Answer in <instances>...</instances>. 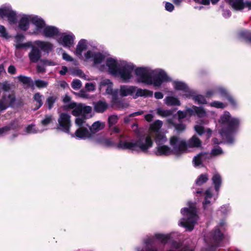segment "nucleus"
Instances as JSON below:
<instances>
[{"label": "nucleus", "mask_w": 251, "mask_h": 251, "mask_svg": "<svg viewBox=\"0 0 251 251\" xmlns=\"http://www.w3.org/2000/svg\"><path fill=\"white\" fill-rule=\"evenodd\" d=\"M134 72L137 76V82L146 85H153L159 87L163 82L170 80L167 73L163 70L150 71L145 67H138Z\"/></svg>", "instance_id": "1"}, {"label": "nucleus", "mask_w": 251, "mask_h": 251, "mask_svg": "<svg viewBox=\"0 0 251 251\" xmlns=\"http://www.w3.org/2000/svg\"><path fill=\"white\" fill-rule=\"evenodd\" d=\"M218 122L221 127L219 130L220 135L226 140V143L233 144L234 134L239 128L240 119L232 117L230 113L226 111L221 115Z\"/></svg>", "instance_id": "2"}, {"label": "nucleus", "mask_w": 251, "mask_h": 251, "mask_svg": "<svg viewBox=\"0 0 251 251\" xmlns=\"http://www.w3.org/2000/svg\"><path fill=\"white\" fill-rule=\"evenodd\" d=\"M103 144L106 147H116L119 149L123 150H129L137 152L140 151L146 153L148 151V150L152 147L153 141L150 136H147L145 140L144 138L140 137L134 142L120 140L117 145L110 139H106Z\"/></svg>", "instance_id": "3"}, {"label": "nucleus", "mask_w": 251, "mask_h": 251, "mask_svg": "<svg viewBox=\"0 0 251 251\" xmlns=\"http://www.w3.org/2000/svg\"><path fill=\"white\" fill-rule=\"evenodd\" d=\"M179 139V138L176 136H173L170 138V144L173 147V149L166 145L157 146L155 152V155L157 156H169L174 154L179 156L181 155V152L178 148V146H176L178 143Z\"/></svg>", "instance_id": "4"}, {"label": "nucleus", "mask_w": 251, "mask_h": 251, "mask_svg": "<svg viewBox=\"0 0 251 251\" xmlns=\"http://www.w3.org/2000/svg\"><path fill=\"white\" fill-rule=\"evenodd\" d=\"M73 109L72 114L75 117H79L85 122L87 119V114L91 113L92 108L90 106H85L82 103L77 104L75 102H71L64 106V109Z\"/></svg>", "instance_id": "5"}, {"label": "nucleus", "mask_w": 251, "mask_h": 251, "mask_svg": "<svg viewBox=\"0 0 251 251\" xmlns=\"http://www.w3.org/2000/svg\"><path fill=\"white\" fill-rule=\"evenodd\" d=\"M155 239L165 245L170 240L171 235L161 233L155 234L154 237L148 238L145 240V246L141 251H157V247L155 245Z\"/></svg>", "instance_id": "6"}, {"label": "nucleus", "mask_w": 251, "mask_h": 251, "mask_svg": "<svg viewBox=\"0 0 251 251\" xmlns=\"http://www.w3.org/2000/svg\"><path fill=\"white\" fill-rule=\"evenodd\" d=\"M16 98L14 91L3 92L0 99V111L6 110L8 107L14 106Z\"/></svg>", "instance_id": "7"}, {"label": "nucleus", "mask_w": 251, "mask_h": 251, "mask_svg": "<svg viewBox=\"0 0 251 251\" xmlns=\"http://www.w3.org/2000/svg\"><path fill=\"white\" fill-rule=\"evenodd\" d=\"M178 148L180 151L181 154L186 152L188 148H199L201 146V141L196 135H193L187 142L182 140L178 141Z\"/></svg>", "instance_id": "8"}, {"label": "nucleus", "mask_w": 251, "mask_h": 251, "mask_svg": "<svg viewBox=\"0 0 251 251\" xmlns=\"http://www.w3.org/2000/svg\"><path fill=\"white\" fill-rule=\"evenodd\" d=\"M57 128L65 133H69L71 126V116L66 113H61L58 119Z\"/></svg>", "instance_id": "9"}, {"label": "nucleus", "mask_w": 251, "mask_h": 251, "mask_svg": "<svg viewBox=\"0 0 251 251\" xmlns=\"http://www.w3.org/2000/svg\"><path fill=\"white\" fill-rule=\"evenodd\" d=\"M134 66L133 64H126L119 69L118 75L124 82H127L132 77V72Z\"/></svg>", "instance_id": "10"}, {"label": "nucleus", "mask_w": 251, "mask_h": 251, "mask_svg": "<svg viewBox=\"0 0 251 251\" xmlns=\"http://www.w3.org/2000/svg\"><path fill=\"white\" fill-rule=\"evenodd\" d=\"M224 238V234L218 227L213 229L209 234V244H216L219 245Z\"/></svg>", "instance_id": "11"}, {"label": "nucleus", "mask_w": 251, "mask_h": 251, "mask_svg": "<svg viewBox=\"0 0 251 251\" xmlns=\"http://www.w3.org/2000/svg\"><path fill=\"white\" fill-rule=\"evenodd\" d=\"M188 205V208L185 207L181 209V213L183 215L187 216V218L193 219L197 216L196 204L191 201H189Z\"/></svg>", "instance_id": "12"}, {"label": "nucleus", "mask_w": 251, "mask_h": 251, "mask_svg": "<svg viewBox=\"0 0 251 251\" xmlns=\"http://www.w3.org/2000/svg\"><path fill=\"white\" fill-rule=\"evenodd\" d=\"M31 50L28 53V56L30 62L37 63L41 59V52L39 48L31 45Z\"/></svg>", "instance_id": "13"}, {"label": "nucleus", "mask_w": 251, "mask_h": 251, "mask_svg": "<svg viewBox=\"0 0 251 251\" xmlns=\"http://www.w3.org/2000/svg\"><path fill=\"white\" fill-rule=\"evenodd\" d=\"M42 35L46 38H53L59 35V31L55 26L47 25L43 29Z\"/></svg>", "instance_id": "14"}, {"label": "nucleus", "mask_w": 251, "mask_h": 251, "mask_svg": "<svg viewBox=\"0 0 251 251\" xmlns=\"http://www.w3.org/2000/svg\"><path fill=\"white\" fill-rule=\"evenodd\" d=\"M72 137L76 138L85 139L86 138H91V133L85 127H81L78 128L75 132L74 134L72 135Z\"/></svg>", "instance_id": "15"}, {"label": "nucleus", "mask_w": 251, "mask_h": 251, "mask_svg": "<svg viewBox=\"0 0 251 251\" xmlns=\"http://www.w3.org/2000/svg\"><path fill=\"white\" fill-rule=\"evenodd\" d=\"M106 64L108 68V72L110 74L118 75L120 68L118 67L117 62L116 60L112 58H109L106 60Z\"/></svg>", "instance_id": "16"}, {"label": "nucleus", "mask_w": 251, "mask_h": 251, "mask_svg": "<svg viewBox=\"0 0 251 251\" xmlns=\"http://www.w3.org/2000/svg\"><path fill=\"white\" fill-rule=\"evenodd\" d=\"M94 110L98 113H102L108 108V104L105 101L100 100L93 103Z\"/></svg>", "instance_id": "17"}, {"label": "nucleus", "mask_w": 251, "mask_h": 251, "mask_svg": "<svg viewBox=\"0 0 251 251\" xmlns=\"http://www.w3.org/2000/svg\"><path fill=\"white\" fill-rule=\"evenodd\" d=\"M35 44L41 50L47 53L51 51L53 49V45L49 42L38 40L35 42Z\"/></svg>", "instance_id": "18"}, {"label": "nucleus", "mask_w": 251, "mask_h": 251, "mask_svg": "<svg viewBox=\"0 0 251 251\" xmlns=\"http://www.w3.org/2000/svg\"><path fill=\"white\" fill-rule=\"evenodd\" d=\"M15 38L16 42L17 43L16 45V48L17 49H20L24 48H29L31 46V42H27L24 44L20 43V42H22L25 39V36L22 33L17 34Z\"/></svg>", "instance_id": "19"}, {"label": "nucleus", "mask_w": 251, "mask_h": 251, "mask_svg": "<svg viewBox=\"0 0 251 251\" xmlns=\"http://www.w3.org/2000/svg\"><path fill=\"white\" fill-rule=\"evenodd\" d=\"M104 127V123L100 122L99 121L94 122L91 126H89V132L91 133L92 138L94 134L103 129Z\"/></svg>", "instance_id": "20"}, {"label": "nucleus", "mask_w": 251, "mask_h": 251, "mask_svg": "<svg viewBox=\"0 0 251 251\" xmlns=\"http://www.w3.org/2000/svg\"><path fill=\"white\" fill-rule=\"evenodd\" d=\"M232 8L236 11L244 9V0H226Z\"/></svg>", "instance_id": "21"}, {"label": "nucleus", "mask_w": 251, "mask_h": 251, "mask_svg": "<svg viewBox=\"0 0 251 251\" xmlns=\"http://www.w3.org/2000/svg\"><path fill=\"white\" fill-rule=\"evenodd\" d=\"M30 22L36 26V29L37 31L41 29L44 28L46 26L45 21L41 18H38L37 16L32 17L30 19Z\"/></svg>", "instance_id": "22"}, {"label": "nucleus", "mask_w": 251, "mask_h": 251, "mask_svg": "<svg viewBox=\"0 0 251 251\" xmlns=\"http://www.w3.org/2000/svg\"><path fill=\"white\" fill-rule=\"evenodd\" d=\"M58 42L62 44L65 47H71L74 44V37L70 35H65L61 39H59Z\"/></svg>", "instance_id": "23"}, {"label": "nucleus", "mask_w": 251, "mask_h": 251, "mask_svg": "<svg viewBox=\"0 0 251 251\" xmlns=\"http://www.w3.org/2000/svg\"><path fill=\"white\" fill-rule=\"evenodd\" d=\"M111 101L113 105L119 108H124L127 107L128 105L127 103L119 99L117 94L113 95Z\"/></svg>", "instance_id": "24"}, {"label": "nucleus", "mask_w": 251, "mask_h": 251, "mask_svg": "<svg viewBox=\"0 0 251 251\" xmlns=\"http://www.w3.org/2000/svg\"><path fill=\"white\" fill-rule=\"evenodd\" d=\"M30 19L28 17L24 16L22 17L19 22V27L23 31H26L29 28Z\"/></svg>", "instance_id": "25"}, {"label": "nucleus", "mask_w": 251, "mask_h": 251, "mask_svg": "<svg viewBox=\"0 0 251 251\" xmlns=\"http://www.w3.org/2000/svg\"><path fill=\"white\" fill-rule=\"evenodd\" d=\"M165 104L168 106H179L181 103L178 98L173 96H167L164 99Z\"/></svg>", "instance_id": "26"}, {"label": "nucleus", "mask_w": 251, "mask_h": 251, "mask_svg": "<svg viewBox=\"0 0 251 251\" xmlns=\"http://www.w3.org/2000/svg\"><path fill=\"white\" fill-rule=\"evenodd\" d=\"M86 41L85 39L80 40L76 46L75 54L77 56H81L83 50L87 49Z\"/></svg>", "instance_id": "27"}, {"label": "nucleus", "mask_w": 251, "mask_h": 251, "mask_svg": "<svg viewBox=\"0 0 251 251\" xmlns=\"http://www.w3.org/2000/svg\"><path fill=\"white\" fill-rule=\"evenodd\" d=\"M168 123L173 126L175 129L177 131V132L181 133L183 132L186 129V125L182 122H179V123L177 124L174 122L172 119H170L168 120Z\"/></svg>", "instance_id": "28"}, {"label": "nucleus", "mask_w": 251, "mask_h": 251, "mask_svg": "<svg viewBox=\"0 0 251 251\" xmlns=\"http://www.w3.org/2000/svg\"><path fill=\"white\" fill-rule=\"evenodd\" d=\"M136 89V87L133 86H129L127 88L126 86H123L120 89V95L122 97L130 95L135 91Z\"/></svg>", "instance_id": "29"}, {"label": "nucleus", "mask_w": 251, "mask_h": 251, "mask_svg": "<svg viewBox=\"0 0 251 251\" xmlns=\"http://www.w3.org/2000/svg\"><path fill=\"white\" fill-rule=\"evenodd\" d=\"M17 79L24 85H27L28 87H31L33 86V81L30 77L21 75L17 76Z\"/></svg>", "instance_id": "30"}, {"label": "nucleus", "mask_w": 251, "mask_h": 251, "mask_svg": "<svg viewBox=\"0 0 251 251\" xmlns=\"http://www.w3.org/2000/svg\"><path fill=\"white\" fill-rule=\"evenodd\" d=\"M136 97H152L153 96V92L147 89H142L141 88L137 89L136 94Z\"/></svg>", "instance_id": "31"}, {"label": "nucleus", "mask_w": 251, "mask_h": 251, "mask_svg": "<svg viewBox=\"0 0 251 251\" xmlns=\"http://www.w3.org/2000/svg\"><path fill=\"white\" fill-rule=\"evenodd\" d=\"M212 180L214 185L215 190L217 192L219 191L222 184V178L220 175L218 173L214 175Z\"/></svg>", "instance_id": "32"}, {"label": "nucleus", "mask_w": 251, "mask_h": 251, "mask_svg": "<svg viewBox=\"0 0 251 251\" xmlns=\"http://www.w3.org/2000/svg\"><path fill=\"white\" fill-rule=\"evenodd\" d=\"M195 222L191 219L187 218L183 222H181L182 226L185 227L188 231H192L194 228Z\"/></svg>", "instance_id": "33"}, {"label": "nucleus", "mask_w": 251, "mask_h": 251, "mask_svg": "<svg viewBox=\"0 0 251 251\" xmlns=\"http://www.w3.org/2000/svg\"><path fill=\"white\" fill-rule=\"evenodd\" d=\"M105 59V56L100 52H95L93 55V61L95 65L101 63Z\"/></svg>", "instance_id": "34"}, {"label": "nucleus", "mask_w": 251, "mask_h": 251, "mask_svg": "<svg viewBox=\"0 0 251 251\" xmlns=\"http://www.w3.org/2000/svg\"><path fill=\"white\" fill-rule=\"evenodd\" d=\"M57 100V96L52 95L47 98L46 101V104L49 110L51 109L54 106V104Z\"/></svg>", "instance_id": "35"}, {"label": "nucleus", "mask_w": 251, "mask_h": 251, "mask_svg": "<svg viewBox=\"0 0 251 251\" xmlns=\"http://www.w3.org/2000/svg\"><path fill=\"white\" fill-rule=\"evenodd\" d=\"M208 180V174L206 173L200 175L196 180V184L198 186H201L205 183Z\"/></svg>", "instance_id": "36"}, {"label": "nucleus", "mask_w": 251, "mask_h": 251, "mask_svg": "<svg viewBox=\"0 0 251 251\" xmlns=\"http://www.w3.org/2000/svg\"><path fill=\"white\" fill-rule=\"evenodd\" d=\"M42 96L40 93H36L34 94L33 99L34 100L37 102V104L34 108V110H38L42 106L43 102L42 101Z\"/></svg>", "instance_id": "37"}, {"label": "nucleus", "mask_w": 251, "mask_h": 251, "mask_svg": "<svg viewBox=\"0 0 251 251\" xmlns=\"http://www.w3.org/2000/svg\"><path fill=\"white\" fill-rule=\"evenodd\" d=\"M174 88L176 90H180L183 92L187 88V85L182 81H175L174 82Z\"/></svg>", "instance_id": "38"}, {"label": "nucleus", "mask_w": 251, "mask_h": 251, "mask_svg": "<svg viewBox=\"0 0 251 251\" xmlns=\"http://www.w3.org/2000/svg\"><path fill=\"white\" fill-rule=\"evenodd\" d=\"M7 18L9 24H15L17 23V16L14 11L11 10L8 13Z\"/></svg>", "instance_id": "39"}, {"label": "nucleus", "mask_w": 251, "mask_h": 251, "mask_svg": "<svg viewBox=\"0 0 251 251\" xmlns=\"http://www.w3.org/2000/svg\"><path fill=\"white\" fill-rule=\"evenodd\" d=\"M162 126V122L160 120L155 121L151 125L150 128L154 132H158Z\"/></svg>", "instance_id": "40"}, {"label": "nucleus", "mask_w": 251, "mask_h": 251, "mask_svg": "<svg viewBox=\"0 0 251 251\" xmlns=\"http://www.w3.org/2000/svg\"><path fill=\"white\" fill-rule=\"evenodd\" d=\"M174 111L173 110H164L161 109H158L157 114L163 117H166L172 115Z\"/></svg>", "instance_id": "41"}, {"label": "nucleus", "mask_w": 251, "mask_h": 251, "mask_svg": "<svg viewBox=\"0 0 251 251\" xmlns=\"http://www.w3.org/2000/svg\"><path fill=\"white\" fill-rule=\"evenodd\" d=\"M217 93L219 94L222 97L227 99L230 95L228 91L225 88L219 87L217 88Z\"/></svg>", "instance_id": "42"}, {"label": "nucleus", "mask_w": 251, "mask_h": 251, "mask_svg": "<svg viewBox=\"0 0 251 251\" xmlns=\"http://www.w3.org/2000/svg\"><path fill=\"white\" fill-rule=\"evenodd\" d=\"M193 109L195 110V113L199 117H204L206 115L204 109L202 107L193 106Z\"/></svg>", "instance_id": "43"}, {"label": "nucleus", "mask_w": 251, "mask_h": 251, "mask_svg": "<svg viewBox=\"0 0 251 251\" xmlns=\"http://www.w3.org/2000/svg\"><path fill=\"white\" fill-rule=\"evenodd\" d=\"M118 121V117L117 115H113L109 116L108 118V124L109 128H111L113 125L117 124Z\"/></svg>", "instance_id": "44"}, {"label": "nucleus", "mask_w": 251, "mask_h": 251, "mask_svg": "<svg viewBox=\"0 0 251 251\" xmlns=\"http://www.w3.org/2000/svg\"><path fill=\"white\" fill-rule=\"evenodd\" d=\"M193 100L197 101L199 104H204L207 103V101L205 97L201 95H195L193 98Z\"/></svg>", "instance_id": "45"}, {"label": "nucleus", "mask_w": 251, "mask_h": 251, "mask_svg": "<svg viewBox=\"0 0 251 251\" xmlns=\"http://www.w3.org/2000/svg\"><path fill=\"white\" fill-rule=\"evenodd\" d=\"M72 75L75 76H78L81 78H86V75L84 74L83 72L78 68H74L72 70Z\"/></svg>", "instance_id": "46"}, {"label": "nucleus", "mask_w": 251, "mask_h": 251, "mask_svg": "<svg viewBox=\"0 0 251 251\" xmlns=\"http://www.w3.org/2000/svg\"><path fill=\"white\" fill-rule=\"evenodd\" d=\"M183 92L185 93V94L183 95V97L189 99L192 98L193 99V98L195 97L196 94L195 92L191 90L188 86L187 87V88L186 89V90Z\"/></svg>", "instance_id": "47"}, {"label": "nucleus", "mask_w": 251, "mask_h": 251, "mask_svg": "<svg viewBox=\"0 0 251 251\" xmlns=\"http://www.w3.org/2000/svg\"><path fill=\"white\" fill-rule=\"evenodd\" d=\"M241 36L246 41L251 43V31L245 30L240 33Z\"/></svg>", "instance_id": "48"}, {"label": "nucleus", "mask_w": 251, "mask_h": 251, "mask_svg": "<svg viewBox=\"0 0 251 251\" xmlns=\"http://www.w3.org/2000/svg\"><path fill=\"white\" fill-rule=\"evenodd\" d=\"M206 153H200L198 155L194 157L193 158V162L196 166H198L200 165L201 163V157L206 154Z\"/></svg>", "instance_id": "49"}, {"label": "nucleus", "mask_w": 251, "mask_h": 251, "mask_svg": "<svg viewBox=\"0 0 251 251\" xmlns=\"http://www.w3.org/2000/svg\"><path fill=\"white\" fill-rule=\"evenodd\" d=\"M35 84L37 88L41 89L47 87L48 83L41 79H37L35 80Z\"/></svg>", "instance_id": "50"}, {"label": "nucleus", "mask_w": 251, "mask_h": 251, "mask_svg": "<svg viewBox=\"0 0 251 251\" xmlns=\"http://www.w3.org/2000/svg\"><path fill=\"white\" fill-rule=\"evenodd\" d=\"M210 105L217 108L224 109L226 107V104L221 101H214L210 103Z\"/></svg>", "instance_id": "51"}, {"label": "nucleus", "mask_w": 251, "mask_h": 251, "mask_svg": "<svg viewBox=\"0 0 251 251\" xmlns=\"http://www.w3.org/2000/svg\"><path fill=\"white\" fill-rule=\"evenodd\" d=\"M223 153V150L219 146H216L212 150L211 154L213 156H217Z\"/></svg>", "instance_id": "52"}, {"label": "nucleus", "mask_w": 251, "mask_h": 251, "mask_svg": "<svg viewBox=\"0 0 251 251\" xmlns=\"http://www.w3.org/2000/svg\"><path fill=\"white\" fill-rule=\"evenodd\" d=\"M71 86L75 90L80 89L82 86L81 82L77 79H74L72 82Z\"/></svg>", "instance_id": "53"}, {"label": "nucleus", "mask_w": 251, "mask_h": 251, "mask_svg": "<svg viewBox=\"0 0 251 251\" xmlns=\"http://www.w3.org/2000/svg\"><path fill=\"white\" fill-rule=\"evenodd\" d=\"M52 120V116L51 115H46L44 119L41 123L43 126H46L50 124Z\"/></svg>", "instance_id": "54"}, {"label": "nucleus", "mask_w": 251, "mask_h": 251, "mask_svg": "<svg viewBox=\"0 0 251 251\" xmlns=\"http://www.w3.org/2000/svg\"><path fill=\"white\" fill-rule=\"evenodd\" d=\"M7 127V131H9L10 130H15L18 127L17 122L13 121L11 122L8 125L5 126Z\"/></svg>", "instance_id": "55"}, {"label": "nucleus", "mask_w": 251, "mask_h": 251, "mask_svg": "<svg viewBox=\"0 0 251 251\" xmlns=\"http://www.w3.org/2000/svg\"><path fill=\"white\" fill-rule=\"evenodd\" d=\"M216 94H217V88L213 89L208 90L205 93V97L207 98H210Z\"/></svg>", "instance_id": "56"}, {"label": "nucleus", "mask_w": 251, "mask_h": 251, "mask_svg": "<svg viewBox=\"0 0 251 251\" xmlns=\"http://www.w3.org/2000/svg\"><path fill=\"white\" fill-rule=\"evenodd\" d=\"M177 114L179 122H182V120L187 116V112H185V111L179 110Z\"/></svg>", "instance_id": "57"}, {"label": "nucleus", "mask_w": 251, "mask_h": 251, "mask_svg": "<svg viewBox=\"0 0 251 251\" xmlns=\"http://www.w3.org/2000/svg\"><path fill=\"white\" fill-rule=\"evenodd\" d=\"M194 129L199 135H202L205 132L204 127L201 126L196 125L194 126Z\"/></svg>", "instance_id": "58"}, {"label": "nucleus", "mask_w": 251, "mask_h": 251, "mask_svg": "<svg viewBox=\"0 0 251 251\" xmlns=\"http://www.w3.org/2000/svg\"><path fill=\"white\" fill-rule=\"evenodd\" d=\"M183 247V246H182L181 243L178 242L176 241L173 240L171 243V247L177 250H180Z\"/></svg>", "instance_id": "59"}, {"label": "nucleus", "mask_w": 251, "mask_h": 251, "mask_svg": "<svg viewBox=\"0 0 251 251\" xmlns=\"http://www.w3.org/2000/svg\"><path fill=\"white\" fill-rule=\"evenodd\" d=\"M40 62L45 66H55L56 65L53 61L46 59H41Z\"/></svg>", "instance_id": "60"}, {"label": "nucleus", "mask_w": 251, "mask_h": 251, "mask_svg": "<svg viewBox=\"0 0 251 251\" xmlns=\"http://www.w3.org/2000/svg\"><path fill=\"white\" fill-rule=\"evenodd\" d=\"M10 11V10L6 8H0V17L2 18L4 17H7Z\"/></svg>", "instance_id": "61"}, {"label": "nucleus", "mask_w": 251, "mask_h": 251, "mask_svg": "<svg viewBox=\"0 0 251 251\" xmlns=\"http://www.w3.org/2000/svg\"><path fill=\"white\" fill-rule=\"evenodd\" d=\"M219 246V245H216V244H209V245L205 249V250L206 251H216L217 248Z\"/></svg>", "instance_id": "62"}, {"label": "nucleus", "mask_w": 251, "mask_h": 251, "mask_svg": "<svg viewBox=\"0 0 251 251\" xmlns=\"http://www.w3.org/2000/svg\"><path fill=\"white\" fill-rule=\"evenodd\" d=\"M0 33L2 37L5 38H8V33L6 31V28L3 25H0Z\"/></svg>", "instance_id": "63"}, {"label": "nucleus", "mask_w": 251, "mask_h": 251, "mask_svg": "<svg viewBox=\"0 0 251 251\" xmlns=\"http://www.w3.org/2000/svg\"><path fill=\"white\" fill-rule=\"evenodd\" d=\"M167 251H194L193 249L190 248L188 245H184L183 247L179 250L174 251L173 250H169Z\"/></svg>", "instance_id": "64"}]
</instances>
